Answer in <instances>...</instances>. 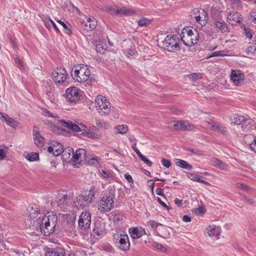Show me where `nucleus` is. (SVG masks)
<instances>
[{"instance_id": "obj_9", "label": "nucleus", "mask_w": 256, "mask_h": 256, "mask_svg": "<svg viewBox=\"0 0 256 256\" xmlns=\"http://www.w3.org/2000/svg\"><path fill=\"white\" fill-rule=\"evenodd\" d=\"M52 78L56 83H62L67 78V72L64 68H57L52 72Z\"/></svg>"}, {"instance_id": "obj_14", "label": "nucleus", "mask_w": 256, "mask_h": 256, "mask_svg": "<svg viewBox=\"0 0 256 256\" xmlns=\"http://www.w3.org/2000/svg\"><path fill=\"white\" fill-rule=\"evenodd\" d=\"M82 134L86 137L92 139H98L101 136L99 129L96 126H92L88 132H84Z\"/></svg>"}, {"instance_id": "obj_16", "label": "nucleus", "mask_w": 256, "mask_h": 256, "mask_svg": "<svg viewBox=\"0 0 256 256\" xmlns=\"http://www.w3.org/2000/svg\"><path fill=\"white\" fill-rule=\"evenodd\" d=\"M206 122L207 124L211 125V130L223 135H226L228 134L226 127L220 125L219 123L214 121Z\"/></svg>"}, {"instance_id": "obj_28", "label": "nucleus", "mask_w": 256, "mask_h": 256, "mask_svg": "<svg viewBox=\"0 0 256 256\" xmlns=\"http://www.w3.org/2000/svg\"><path fill=\"white\" fill-rule=\"evenodd\" d=\"M240 14L238 12L230 13L227 18L228 21H233L237 23L240 22Z\"/></svg>"}, {"instance_id": "obj_41", "label": "nucleus", "mask_w": 256, "mask_h": 256, "mask_svg": "<svg viewBox=\"0 0 256 256\" xmlns=\"http://www.w3.org/2000/svg\"><path fill=\"white\" fill-rule=\"evenodd\" d=\"M187 176L192 180L198 182L200 176L194 173L187 172Z\"/></svg>"}, {"instance_id": "obj_35", "label": "nucleus", "mask_w": 256, "mask_h": 256, "mask_svg": "<svg viewBox=\"0 0 256 256\" xmlns=\"http://www.w3.org/2000/svg\"><path fill=\"white\" fill-rule=\"evenodd\" d=\"M96 125L101 128H102L104 129H107L108 128L109 126L108 124V122L100 120H96Z\"/></svg>"}, {"instance_id": "obj_12", "label": "nucleus", "mask_w": 256, "mask_h": 256, "mask_svg": "<svg viewBox=\"0 0 256 256\" xmlns=\"http://www.w3.org/2000/svg\"><path fill=\"white\" fill-rule=\"evenodd\" d=\"M68 202V196L66 194H58L55 202H52V204L54 206L57 210H60L59 209H61L66 206Z\"/></svg>"}, {"instance_id": "obj_4", "label": "nucleus", "mask_w": 256, "mask_h": 256, "mask_svg": "<svg viewBox=\"0 0 256 256\" xmlns=\"http://www.w3.org/2000/svg\"><path fill=\"white\" fill-rule=\"evenodd\" d=\"M114 194L113 193L103 196L100 200L98 210L102 212L110 211L114 206Z\"/></svg>"}, {"instance_id": "obj_6", "label": "nucleus", "mask_w": 256, "mask_h": 256, "mask_svg": "<svg viewBox=\"0 0 256 256\" xmlns=\"http://www.w3.org/2000/svg\"><path fill=\"white\" fill-rule=\"evenodd\" d=\"M96 107L98 106L99 112L102 115H108L110 112V103L106 97L99 95L96 99Z\"/></svg>"}, {"instance_id": "obj_63", "label": "nucleus", "mask_w": 256, "mask_h": 256, "mask_svg": "<svg viewBox=\"0 0 256 256\" xmlns=\"http://www.w3.org/2000/svg\"><path fill=\"white\" fill-rule=\"evenodd\" d=\"M156 200L163 208H166L167 210L170 209V208L164 202H163L160 198L158 197L156 198Z\"/></svg>"}, {"instance_id": "obj_44", "label": "nucleus", "mask_w": 256, "mask_h": 256, "mask_svg": "<svg viewBox=\"0 0 256 256\" xmlns=\"http://www.w3.org/2000/svg\"><path fill=\"white\" fill-rule=\"evenodd\" d=\"M152 246L154 248H157L158 250L162 251V252H164L166 251V248L163 246V245L157 242H154L152 244Z\"/></svg>"}, {"instance_id": "obj_18", "label": "nucleus", "mask_w": 256, "mask_h": 256, "mask_svg": "<svg viewBox=\"0 0 256 256\" xmlns=\"http://www.w3.org/2000/svg\"><path fill=\"white\" fill-rule=\"evenodd\" d=\"M105 230L104 224L100 221H96L94 222L92 235H93L94 236H100L104 234L105 232Z\"/></svg>"}, {"instance_id": "obj_57", "label": "nucleus", "mask_w": 256, "mask_h": 256, "mask_svg": "<svg viewBox=\"0 0 256 256\" xmlns=\"http://www.w3.org/2000/svg\"><path fill=\"white\" fill-rule=\"evenodd\" d=\"M105 10L110 14L116 16V9L113 8L112 7H107Z\"/></svg>"}, {"instance_id": "obj_8", "label": "nucleus", "mask_w": 256, "mask_h": 256, "mask_svg": "<svg viewBox=\"0 0 256 256\" xmlns=\"http://www.w3.org/2000/svg\"><path fill=\"white\" fill-rule=\"evenodd\" d=\"M50 144L54 148V152H53V155L58 156L62 154V157L64 160L68 158V157H70V153L68 152V148L64 149L63 146L56 141H52L50 142Z\"/></svg>"}, {"instance_id": "obj_40", "label": "nucleus", "mask_w": 256, "mask_h": 256, "mask_svg": "<svg viewBox=\"0 0 256 256\" xmlns=\"http://www.w3.org/2000/svg\"><path fill=\"white\" fill-rule=\"evenodd\" d=\"M122 220V216L120 214H117L114 215L112 220L113 222L116 224H119L121 223Z\"/></svg>"}, {"instance_id": "obj_19", "label": "nucleus", "mask_w": 256, "mask_h": 256, "mask_svg": "<svg viewBox=\"0 0 256 256\" xmlns=\"http://www.w3.org/2000/svg\"><path fill=\"white\" fill-rule=\"evenodd\" d=\"M97 22L92 18H88L86 22L82 23L83 28L86 32H90L96 28Z\"/></svg>"}, {"instance_id": "obj_1", "label": "nucleus", "mask_w": 256, "mask_h": 256, "mask_svg": "<svg viewBox=\"0 0 256 256\" xmlns=\"http://www.w3.org/2000/svg\"><path fill=\"white\" fill-rule=\"evenodd\" d=\"M57 222L56 216L48 212L47 216H45L42 218L40 216L36 221H34V226H35L36 228H40L42 233L48 236L54 232Z\"/></svg>"}, {"instance_id": "obj_52", "label": "nucleus", "mask_w": 256, "mask_h": 256, "mask_svg": "<svg viewBox=\"0 0 256 256\" xmlns=\"http://www.w3.org/2000/svg\"><path fill=\"white\" fill-rule=\"evenodd\" d=\"M210 229H208V234L209 236H212L214 235V230L216 228V226L212 225V226H209Z\"/></svg>"}, {"instance_id": "obj_25", "label": "nucleus", "mask_w": 256, "mask_h": 256, "mask_svg": "<svg viewBox=\"0 0 256 256\" xmlns=\"http://www.w3.org/2000/svg\"><path fill=\"white\" fill-rule=\"evenodd\" d=\"M175 164L176 166L186 170H192V166L191 164L181 159L176 158L175 160Z\"/></svg>"}, {"instance_id": "obj_50", "label": "nucleus", "mask_w": 256, "mask_h": 256, "mask_svg": "<svg viewBox=\"0 0 256 256\" xmlns=\"http://www.w3.org/2000/svg\"><path fill=\"white\" fill-rule=\"evenodd\" d=\"M187 126V128L186 130H192L194 132H196L198 130V128L197 126H196L195 125L190 124V122H188Z\"/></svg>"}, {"instance_id": "obj_47", "label": "nucleus", "mask_w": 256, "mask_h": 256, "mask_svg": "<svg viewBox=\"0 0 256 256\" xmlns=\"http://www.w3.org/2000/svg\"><path fill=\"white\" fill-rule=\"evenodd\" d=\"M124 178L128 182L130 183V186L131 188H132L134 186V180L132 176L128 173L126 174L124 176Z\"/></svg>"}, {"instance_id": "obj_62", "label": "nucleus", "mask_w": 256, "mask_h": 256, "mask_svg": "<svg viewBox=\"0 0 256 256\" xmlns=\"http://www.w3.org/2000/svg\"><path fill=\"white\" fill-rule=\"evenodd\" d=\"M196 212L198 214H204L206 212V209L202 206H200L196 208Z\"/></svg>"}, {"instance_id": "obj_13", "label": "nucleus", "mask_w": 256, "mask_h": 256, "mask_svg": "<svg viewBox=\"0 0 256 256\" xmlns=\"http://www.w3.org/2000/svg\"><path fill=\"white\" fill-rule=\"evenodd\" d=\"M33 136L35 144L41 150L44 148V138L42 136L38 131V128L36 126H34Z\"/></svg>"}, {"instance_id": "obj_39", "label": "nucleus", "mask_w": 256, "mask_h": 256, "mask_svg": "<svg viewBox=\"0 0 256 256\" xmlns=\"http://www.w3.org/2000/svg\"><path fill=\"white\" fill-rule=\"evenodd\" d=\"M58 22L60 24L62 25V26L63 27L64 33L66 34L70 35L72 33V32L70 28L66 26V24L63 22H62L60 20H58Z\"/></svg>"}, {"instance_id": "obj_23", "label": "nucleus", "mask_w": 256, "mask_h": 256, "mask_svg": "<svg viewBox=\"0 0 256 256\" xmlns=\"http://www.w3.org/2000/svg\"><path fill=\"white\" fill-rule=\"evenodd\" d=\"M98 192V189L94 186H92L89 190L88 194L83 197V200L87 203H90L95 198L96 193Z\"/></svg>"}, {"instance_id": "obj_27", "label": "nucleus", "mask_w": 256, "mask_h": 256, "mask_svg": "<svg viewBox=\"0 0 256 256\" xmlns=\"http://www.w3.org/2000/svg\"><path fill=\"white\" fill-rule=\"evenodd\" d=\"M40 214V210L36 206H32L30 211V218H35Z\"/></svg>"}, {"instance_id": "obj_59", "label": "nucleus", "mask_w": 256, "mask_h": 256, "mask_svg": "<svg viewBox=\"0 0 256 256\" xmlns=\"http://www.w3.org/2000/svg\"><path fill=\"white\" fill-rule=\"evenodd\" d=\"M96 80L94 78H92V76L90 74L89 78H88V80L84 82L86 84L88 85H92L93 83L95 82Z\"/></svg>"}, {"instance_id": "obj_3", "label": "nucleus", "mask_w": 256, "mask_h": 256, "mask_svg": "<svg viewBox=\"0 0 256 256\" xmlns=\"http://www.w3.org/2000/svg\"><path fill=\"white\" fill-rule=\"evenodd\" d=\"M113 240L116 246L121 250L126 251L130 249V242L128 234L126 233L116 232L113 235Z\"/></svg>"}, {"instance_id": "obj_64", "label": "nucleus", "mask_w": 256, "mask_h": 256, "mask_svg": "<svg viewBox=\"0 0 256 256\" xmlns=\"http://www.w3.org/2000/svg\"><path fill=\"white\" fill-rule=\"evenodd\" d=\"M250 147L252 150L256 153V138L254 140L252 144H250Z\"/></svg>"}, {"instance_id": "obj_45", "label": "nucleus", "mask_w": 256, "mask_h": 256, "mask_svg": "<svg viewBox=\"0 0 256 256\" xmlns=\"http://www.w3.org/2000/svg\"><path fill=\"white\" fill-rule=\"evenodd\" d=\"M248 20L252 24H256V12H253L250 13L248 16Z\"/></svg>"}, {"instance_id": "obj_34", "label": "nucleus", "mask_w": 256, "mask_h": 256, "mask_svg": "<svg viewBox=\"0 0 256 256\" xmlns=\"http://www.w3.org/2000/svg\"><path fill=\"white\" fill-rule=\"evenodd\" d=\"M50 22V24L52 25L54 30L56 31V32L58 33V34H59L60 33V32L58 30V28L56 25V24L50 18H47L45 19L44 21V22L45 24V26L48 28L50 26L47 24V22Z\"/></svg>"}, {"instance_id": "obj_55", "label": "nucleus", "mask_w": 256, "mask_h": 256, "mask_svg": "<svg viewBox=\"0 0 256 256\" xmlns=\"http://www.w3.org/2000/svg\"><path fill=\"white\" fill-rule=\"evenodd\" d=\"M190 78L196 80L201 78V74L200 73H192L190 75Z\"/></svg>"}, {"instance_id": "obj_11", "label": "nucleus", "mask_w": 256, "mask_h": 256, "mask_svg": "<svg viewBox=\"0 0 256 256\" xmlns=\"http://www.w3.org/2000/svg\"><path fill=\"white\" fill-rule=\"evenodd\" d=\"M68 152L72 153V158L73 161L78 163L86 160V152L84 149L80 148L77 150L75 152H74V150L72 148H68Z\"/></svg>"}, {"instance_id": "obj_60", "label": "nucleus", "mask_w": 256, "mask_h": 256, "mask_svg": "<svg viewBox=\"0 0 256 256\" xmlns=\"http://www.w3.org/2000/svg\"><path fill=\"white\" fill-rule=\"evenodd\" d=\"M156 194L159 195V196L164 198H166V196L163 192L162 188H158L156 189Z\"/></svg>"}, {"instance_id": "obj_37", "label": "nucleus", "mask_w": 256, "mask_h": 256, "mask_svg": "<svg viewBox=\"0 0 256 256\" xmlns=\"http://www.w3.org/2000/svg\"><path fill=\"white\" fill-rule=\"evenodd\" d=\"M117 130L118 133L124 134L128 131V126L126 125H120L118 126Z\"/></svg>"}, {"instance_id": "obj_15", "label": "nucleus", "mask_w": 256, "mask_h": 256, "mask_svg": "<svg viewBox=\"0 0 256 256\" xmlns=\"http://www.w3.org/2000/svg\"><path fill=\"white\" fill-rule=\"evenodd\" d=\"M65 250L62 247L48 248L44 256H66Z\"/></svg>"}, {"instance_id": "obj_33", "label": "nucleus", "mask_w": 256, "mask_h": 256, "mask_svg": "<svg viewBox=\"0 0 256 256\" xmlns=\"http://www.w3.org/2000/svg\"><path fill=\"white\" fill-rule=\"evenodd\" d=\"M26 158L30 162H34L38 160L39 156L38 153L31 152L30 154H28Z\"/></svg>"}, {"instance_id": "obj_42", "label": "nucleus", "mask_w": 256, "mask_h": 256, "mask_svg": "<svg viewBox=\"0 0 256 256\" xmlns=\"http://www.w3.org/2000/svg\"><path fill=\"white\" fill-rule=\"evenodd\" d=\"M59 122L62 126L66 128L69 130H71L70 124H72V122L71 121L68 120L66 122L64 120H60L59 121Z\"/></svg>"}, {"instance_id": "obj_36", "label": "nucleus", "mask_w": 256, "mask_h": 256, "mask_svg": "<svg viewBox=\"0 0 256 256\" xmlns=\"http://www.w3.org/2000/svg\"><path fill=\"white\" fill-rule=\"evenodd\" d=\"M227 52V51L225 50H220L218 52H214L212 53L208 56V58H210L214 56H227V54H226Z\"/></svg>"}, {"instance_id": "obj_20", "label": "nucleus", "mask_w": 256, "mask_h": 256, "mask_svg": "<svg viewBox=\"0 0 256 256\" xmlns=\"http://www.w3.org/2000/svg\"><path fill=\"white\" fill-rule=\"evenodd\" d=\"M116 12V16H130L135 14L134 10L124 6L117 8Z\"/></svg>"}, {"instance_id": "obj_51", "label": "nucleus", "mask_w": 256, "mask_h": 256, "mask_svg": "<svg viewBox=\"0 0 256 256\" xmlns=\"http://www.w3.org/2000/svg\"><path fill=\"white\" fill-rule=\"evenodd\" d=\"M243 200H246L249 204L252 206H256V202L252 198H248L246 196L242 197Z\"/></svg>"}, {"instance_id": "obj_24", "label": "nucleus", "mask_w": 256, "mask_h": 256, "mask_svg": "<svg viewBox=\"0 0 256 256\" xmlns=\"http://www.w3.org/2000/svg\"><path fill=\"white\" fill-rule=\"evenodd\" d=\"M129 232L132 238L137 239L145 234V230L142 228L138 229V228H134L129 230Z\"/></svg>"}, {"instance_id": "obj_2", "label": "nucleus", "mask_w": 256, "mask_h": 256, "mask_svg": "<svg viewBox=\"0 0 256 256\" xmlns=\"http://www.w3.org/2000/svg\"><path fill=\"white\" fill-rule=\"evenodd\" d=\"M90 73V70L87 66L80 64L72 68L71 75L76 82H84L89 78Z\"/></svg>"}, {"instance_id": "obj_21", "label": "nucleus", "mask_w": 256, "mask_h": 256, "mask_svg": "<svg viewBox=\"0 0 256 256\" xmlns=\"http://www.w3.org/2000/svg\"><path fill=\"white\" fill-rule=\"evenodd\" d=\"M214 28L218 29L222 33H228L230 32L228 24L222 19L215 20L214 23Z\"/></svg>"}, {"instance_id": "obj_31", "label": "nucleus", "mask_w": 256, "mask_h": 256, "mask_svg": "<svg viewBox=\"0 0 256 256\" xmlns=\"http://www.w3.org/2000/svg\"><path fill=\"white\" fill-rule=\"evenodd\" d=\"M152 22V20L146 18L142 17L138 22V24L140 27L146 26Z\"/></svg>"}, {"instance_id": "obj_58", "label": "nucleus", "mask_w": 256, "mask_h": 256, "mask_svg": "<svg viewBox=\"0 0 256 256\" xmlns=\"http://www.w3.org/2000/svg\"><path fill=\"white\" fill-rule=\"evenodd\" d=\"M148 226H150L153 229L156 228L158 222L154 220H150L147 222Z\"/></svg>"}, {"instance_id": "obj_38", "label": "nucleus", "mask_w": 256, "mask_h": 256, "mask_svg": "<svg viewBox=\"0 0 256 256\" xmlns=\"http://www.w3.org/2000/svg\"><path fill=\"white\" fill-rule=\"evenodd\" d=\"M8 149V147L5 146L2 148H0V160L6 158Z\"/></svg>"}, {"instance_id": "obj_43", "label": "nucleus", "mask_w": 256, "mask_h": 256, "mask_svg": "<svg viewBox=\"0 0 256 256\" xmlns=\"http://www.w3.org/2000/svg\"><path fill=\"white\" fill-rule=\"evenodd\" d=\"M188 122L187 121H178V124H179V129L181 130H186Z\"/></svg>"}, {"instance_id": "obj_7", "label": "nucleus", "mask_w": 256, "mask_h": 256, "mask_svg": "<svg viewBox=\"0 0 256 256\" xmlns=\"http://www.w3.org/2000/svg\"><path fill=\"white\" fill-rule=\"evenodd\" d=\"M91 223V214L88 212H83L79 216L78 220V228L83 230L90 228Z\"/></svg>"}, {"instance_id": "obj_26", "label": "nucleus", "mask_w": 256, "mask_h": 256, "mask_svg": "<svg viewBox=\"0 0 256 256\" xmlns=\"http://www.w3.org/2000/svg\"><path fill=\"white\" fill-rule=\"evenodd\" d=\"M6 123L10 126L16 128L18 126V122L16 121L13 118H10L8 114L2 116Z\"/></svg>"}, {"instance_id": "obj_30", "label": "nucleus", "mask_w": 256, "mask_h": 256, "mask_svg": "<svg viewBox=\"0 0 256 256\" xmlns=\"http://www.w3.org/2000/svg\"><path fill=\"white\" fill-rule=\"evenodd\" d=\"M241 28L244 30V34L249 38H252L253 34L252 30L248 27H246L244 24L241 25Z\"/></svg>"}, {"instance_id": "obj_61", "label": "nucleus", "mask_w": 256, "mask_h": 256, "mask_svg": "<svg viewBox=\"0 0 256 256\" xmlns=\"http://www.w3.org/2000/svg\"><path fill=\"white\" fill-rule=\"evenodd\" d=\"M132 148L136 152V154L140 157L142 154L140 152V151L136 148V144L134 143L132 145Z\"/></svg>"}, {"instance_id": "obj_46", "label": "nucleus", "mask_w": 256, "mask_h": 256, "mask_svg": "<svg viewBox=\"0 0 256 256\" xmlns=\"http://www.w3.org/2000/svg\"><path fill=\"white\" fill-rule=\"evenodd\" d=\"M234 123L236 124H242L246 120L244 117L242 116H238L234 118Z\"/></svg>"}, {"instance_id": "obj_48", "label": "nucleus", "mask_w": 256, "mask_h": 256, "mask_svg": "<svg viewBox=\"0 0 256 256\" xmlns=\"http://www.w3.org/2000/svg\"><path fill=\"white\" fill-rule=\"evenodd\" d=\"M140 158V160L143 161L146 164H147L149 166H152V162L149 160L144 155L142 154Z\"/></svg>"}, {"instance_id": "obj_54", "label": "nucleus", "mask_w": 256, "mask_h": 256, "mask_svg": "<svg viewBox=\"0 0 256 256\" xmlns=\"http://www.w3.org/2000/svg\"><path fill=\"white\" fill-rule=\"evenodd\" d=\"M102 174L104 178H112V174L108 170H102Z\"/></svg>"}, {"instance_id": "obj_53", "label": "nucleus", "mask_w": 256, "mask_h": 256, "mask_svg": "<svg viewBox=\"0 0 256 256\" xmlns=\"http://www.w3.org/2000/svg\"><path fill=\"white\" fill-rule=\"evenodd\" d=\"M237 186L238 188H241L242 190L245 192H248L249 190L251 189L248 186L240 183L238 184Z\"/></svg>"}, {"instance_id": "obj_32", "label": "nucleus", "mask_w": 256, "mask_h": 256, "mask_svg": "<svg viewBox=\"0 0 256 256\" xmlns=\"http://www.w3.org/2000/svg\"><path fill=\"white\" fill-rule=\"evenodd\" d=\"M212 162H213L214 166H218L221 169L224 170L226 168V164L219 159L214 158L212 159Z\"/></svg>"}, {"instance_id": "obj_22", "label": "nucleus", "mask_w": 256, "mask_h": 256, "mask_svg": "<svg viewBox=\"0 0 256 256\" xmlns=\"http://www.w3.org/2000/svg\"><path fill=\"white\" fill-rule=\"evenodd\" d=\"M180 38L182 41L184 45L188 46H192L196 44L198 42L199 35L196 34V36H194V40H190V37H189V36H186L184 35H183L182 36H180Z\"/></svg>"}, {"instance_id": "obj_10", "label": "nucleus", "mask_w": 256, "mask_h": 256, "mask_svg": "<svg viewBox=\"0 0 256 256\" xmlns=\"http://www.w3.org/2000/svg\"><path fill=\"white\" fill-rule=\"evenodd\" d=\"M67 100L72 103H76L79 100L80 94V90L75 87H70L66 89L65 92Z\"/></svg>"}, {"instance_id": "obj_29", "label": "nucleus", "mask_w": 256, "mask_h": 256, "mask_svg": "<svg viewBox=\"0 0 256 256\" xmlns=\"http://www.w3.org/2000/svg\"><path fill=\"white\" fill-rule=\"evenodd\" d=\"M256 43H254V42H249L248 44L247 48L246 50V52L248 55H254L255 50L254 48L256 47Z\"/></svg>"}, {"instance_id": "obj_17", "label": "nucleus", "mask_w": 256, "mask_h": 256, "mask_svg": "<svg viewBox=\"0 0 256 256\" xmlns=\"http://www.w3.org/2000/svg\"><path fill=\"white\" fill-rule=\"evenodd\" d=\"M231 80L236 86H238L243 82L244 80V75L240 70H233L231 74Z\"/></svg>"}, {"instance_id": "obj_5", "label": "nucleus", "mask_w": 256, "mask_h": 256, "mask_svg": "<svg viewBox=\"0 0 256 256\" xmlns=\"http://www.w3.org/2000/svg\"><path fill=\"white\" fill-rule=\"evenodd\" d=\"M178 42V38H176V36L168 35L164 40L162 42V45L164 50L168 52H173L180 49Z\"/></svg>"}, {"instance_id": "obj_56", "label": "nucleus", "mask_w": 256, "mask_h": 256, "mask_svg": "<svg viewBox=\"0 0 256 256\" xmlns=\"http://www.w3.org/2000/svg\"><path fill=\"white\" fill-rule=\"evenodd\" d=\"M71 130L76 132H80L82 131L81 128L79 127L77 124H70Z\"/></svg>"}, {"instance_id": "obj_49", "label": "nucleus", "mask_w": 256, "mask_h": 256, "mask_svg": "<svg viewBox=\"0 0 256 256\" xmlns=\"http://www.w3.org/2000/svg\"><path fill=\"white\" fill-rule=\"evenodd\" d=\"M161 162L163 166L166 168H169L171 166V162L169 160L162 158Z\"/></svg>"}]
</instances>
